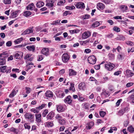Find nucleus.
I'll return each instance as SVG.
<instances>
[{
  "instance_id": "obj_1",
  "label": "nucleus",
  "mask_w": 134,
  "mask_h": 134,
  "mask_svg": "<svg viewBox=\"0 0 134 134\" xmlns=\"http://www.w3.org/2000/svg\"><path fill=\"white\" fill-rule=\"evenodd\" d=\"M24 116L25 119L28 120H30V122H34V114L28 113L24 115Z\"/></svg>"
},
{
  "instance_id": "obj_2",
  "label": "nucleus",
  "mask_w": 134,
  "mask_h": 134,
  "mask_svg": "<svg viewBox=\"0 0 134 134\" xmlns=\"http://www.w3.org/2000/svg\"><path fill=\"white\" fill-rule=\"evenodd\" d=\"M105 64V68L107 70L111 71L115 67V65L110 62H107Z\"/></svg>"
},
{
  "instance_id": "obj_3",
  "label": "nucleus",
  "mask_w": 134,
  "mask_h": 134,
  "mask_svg": "<svg viewBox=\"0 0 134 134\" xmlns=\"http://www.w3.org/2000/svg\"><path fill=\"white\" fill-rule=\"evenodd\" d=\"M96 59L94 55L89 56L88 58V62L92 64H94L96 62Z\"/></svg>"
},
{
  "instance_id": "obj_4",
  "label": "nucleus",
  "mask_w": 134,
  "mask_h": 134,
  "mask_svg": "<svg viewBox=\"0 0 134 134\" xmlns=\"http://www.w3.org/2000/svg\"><path fill=\"white\" fill-rule=\"evenodd\" d=\"M8 68L6 66H1L0 67V71L3 72L10 73V69H8Z\"/></svg>"
},
{
  "instance_id": "obj_5",
  "label": "nucleus",
  "mask_w": 134,
  "mask_h": 134,
  "mask_svg": "<svg viewBox=\"0 0 134 134\" xmlns=\"http://www.w3.org/2000/svg\"><path fill=\"white\" fill-rule=\"evenodd\" d=\"M69 55L67 53L64 54L62 57V59L63 62L64 63L67 62L69 59Z\"/></svg>"
},
{
  "instance_id": "obj_6",
  "label": "nucleus",
  "mask_w": 134,
  "mask_h": 134,
  "mask_svg": "<svg viewBox=\"0 0 134 134\" xmlns=\"http://www.w3.org/2000/svg\"><path fill=\"white\" fill-rule=\"evenodd\" d=\"M55 0H46L47 3L46 5L49 8H51L54 6L53 3L55 2Z\"/></svg>"
},
{
  "instance_id": "obj_7",
  "label": "nucleus",
  "mask_w": 134,
  "mask_h": 134,
  "mask_svg": "<svg viewBox=\"0 0 134 134\" xmlns=\"http://www.w3.org/2000/svg\"><path fill=\"white\" fill-rule=\"evenodd\" d=\"M23 55V53L21 52H18L14 54V57L16 59H19L21 58Z\"/></svg>"
},
{
  "instance_id": "obj_8",
  "label": "nucleus",
  "mask_w": 134,
  "mask_h": 134,
  "mask_svg": "<svg viewBox=\"0 0 134 134\" xmlns=\"http://www.w3.org/2000/svg\"><path fill=\"white\" fill-rule=\"evenodd\" d=\"M72 101L71 97L70 96H67L64 100V102L65 103L69 104H71Z\"/></svg>"
},
{
  "instance_id": "obj_9",
  "label": "nucleus",
  "mask_w": 134,
  "mask_h": 134,
  "mask_svg": "<svg viewBox=\"0 0 134 134\" xmlns=\"http://www.w3.org/2000/svg\"><path fill=\"white\" fill-rule=\"evenodd\" d=\"M36 121L38 123H39L41 122V114H35Z\"/></svg>"
},
{
  "instance_id": "obj_10",
  "label": "nucleus",
  "mask_w": 134,
  "mask_h": 134,
  "mask_svg": "<svg viewBox=\"0 0 134 134\" xmlns=\"http://www.w3.org/2000/svg\"><path fill=\"white\" fill-rule=\"evenodd\" d=\"M91 35V33L90 31H86L82 35V38L85 39L89 37Z\"/></svg>"
},
{
  "instance_id": "obj_11",
  "label": "nucleus",
  "mask_w": 134,
  "mask_h": 134,
  "mask_svg": "<svg viewBox=\"0 0 134 134\" xmlns=\"http://www.w3.org/2000/svg\"><path fill=\"white\" fill-rule=\"evenodd\" d=\"M76 7L78 8L83 9L85 8L84 4L82 2L77 3L76 4Z\"/></svg>"
},
{
  "instance_id": "obj_12",
  "label": "nucleus",
  "mask_w": 134,
  "mask_h": 134,
  "mask_svg": "<svg viewBox=\"0 0 134 134\" xmlns=\"http://www.w3.org/2000/svg\"><path fill=\"white\" fill-rule=\"evenodd\" d=\"M57 110L59 112H62L63 111L65 110L62 105H57L56 106Z\"/></svg>"
},
{
  "instance_id": "obj_13",
  "label": "nucleus",
  "mask_w": 134,
  "mask_h": 134,
  "mask_svg": "<svg viewBox=\"0 0 134 134\" xmlns=\"http://www.w3.org/2000/svg\"><path fill=\"white\" fill-rule=\"evenodd\" d=\"M54 113L53 111H51L48 114L47 116V120H51L54 116Z\"/></svg>"
},
{
  "instance_id": "obj_14",
  "label": "nucleus",
  "mask_w": 134,
  "mask_h": 134,
  "mask_svg": "<svg viewBox=\"0 0 134 134\" xmlns=\"http://www.w3.org/2000/svg\"><path fill=\"white\" fill-rule=\"evenodd\" d=\"M79 87L80 90H85L86 88L85 83L83 82L80 83L79 85Z\"/></svg>"
},
{
  "instance_id": "obj_15",
  "label": "nucleus",
  "mask_w": 134,
  "mask_h": 134,
  "mask_svg": "<svg viewBox=\"0 0 134 134\" xmlns=\"http://www.w3.org/2000/svg\"><path fill=\"white\" fill-rule=\"evenodd\" d=\"M33 30L32 28H30L25 31L23 33L21 34V35H25L29 34L33 32Z\"/></svg>"
},
{
  "instance_id": "obj_16",
  "label": "nucleus",
  "mask_w": 134,
  "mask_h": 134,
  "mask_svg": "<svg viewBox=\"0 0 134 134\" xmlns=\"http://www.w3.org/2000/svg\"><path fill=\"white\" fill-rule=\"evenodd\" d=\"M97 7L99 10H102L104 8L105 6L103 3H99L97 4Z\"/></svg>"
},
{
  "instance_id": "obj_17",
  "label": "nucleus",
  "mask_w": 134,
  "mask_h": 134,
  "mask_svg": "<svg viewBox=\"0 0 134 134\" xmlns=\"http://www.w3.org/2000/svg\"><path fill=\"white\" fill-rule=\"evenodd\" d=\"M45 95L47 97L51 98L53 97V94L52 91H48L46 92Z\"/></svg>"
},
{
  "instance_id": "obj_18",
  "label": "nucleus",
  "mask_w": 134,
  "mask_h": 134,
  "mask_svg": "<svg viewBox=\"0 0 134 134\" xmlns=\"http://www.w3.org/2000/svg\"><path fill=\"white\" fill-rule=\"evenodd\" d=\"M42 53L43 54L47 56L49 55L48 49L47 48H43L42 50Z\"/></svg>"
},
{
  "instance_id": "obj_19",
  "label": "nucleus",
  "mask_w": 134,
  "mask_h": 134,
  "mask_svg": "<svg viewBox=\"0 0 134 134\" xmlns=\"http://www.w3.org/2000/svg\"><path fill=\"white\" fill-rule=\"evenodd\" d=\"M35 7L34 4L33 3H31L29 4L27 7V10H33Z\"/></svg>"
},
{
  "instance_id": "obj_20",
  "label": "nucleus",
  "mask_w": 134,
  "mask_h": 134,
  "mask_svg": "<svg viewBox=\"0 0 134 134\" xmlns=\"http://www.w3.org/2000/svg\"><path fill=\"white\" fill-rule=\"evenodd\" d=\"M127 101H130V102L134 103V94H132L129 96L127 98Z\"/></svg>"
},
{
  "instance_id": "obj_21",
  "label": "nucleus",
  "mask_w": 134,
  "mask_h": 134,
  "mask_svg": "<svg viewBox=\"0 0 134 134\" xmlns=\"http://www.w3.org/2000/svg\"><path fill=\"white\" fill-rule=\"evenodd\" d=\"M26 48L29 51H32L33 52H34L35 47L34 45L29 46L26 47Z\"/></svg>"
},
{
  "instance_id": "obj_22",
  "label": "nucleus",
  "mask_w": 134,
  "mask_h": 134,
  "mask_svg": "<svg viewBox=\"0 0 134 134\" xmlns=\"http://www.w3.org/2000/svg\"><path fill=\"white\" fill-rule=\"evenodd\" d=\"M69 75L70 76L76 75L77 74V72L72 69H70L69 70Z\"/></svg>"
},
{
  "instance_id": "obj_23",
  "label": "nucleus",
  "mask_w": 134,
  "mask_h": 134,
  "mask_svg": "<svg viewBox=\"0 0 134 134\" xmlns=\"http://www.w3.org/2000/svg\"><path fill=\"white\" fill-rule=\"evenodd\" d=\"M120 8L123 12H126V10L128 9L126 5H121L120 7Z\"/></svg>"
},
{
  "instance_id": "obj_24",
  "label": "nucleus",
  "mask_w": 134,
  "mask_h": 134,
  "mask_svg": "<svg viewBox=\"0 0 134 134\" xmlns=\"http://www.w3.org/2000/svg\"><path fill=\"white\" fill-rule=\"evenodd\" d=\"M31 14V12L28 11H26L24 12L23 15L27 17L30 16Z\"/></svg>"
},
{
  "instance_id": "obj_25",
  "label": "nucleus",
  "mask_w": 134,
  "mask_h": 134,
  "mask_svg": "<svg viewBox=\"0 0 134 134\" xmlns=\"http://www.w3.org/2000/svg\"><path fill=\"white\" fill-rule=\"evenodd\" d=\"M18 92V90H16V91H15L14 90H13L12 92L10 94L9 97L10 98L14 97V96L16 95Z\"/></svg>"
},
{
  "instance_id": "obj_26",
  "label": "nucleus",
  "mask_w": 134,
  "mask_h": 134,
  "mask_svg": "<svg viewBox=\"0 0 134 134\" xmlns=\"http://www.w3.org/2000/svg\"><path fill=\"white\" fill-rule=\"evenodd\" d=\"M44 4V3L43 2L41 1H40L37 3L36 5L37 7L40 8L43 6Z\"/></svg>"
},
{
  "instance_id": "obj_27",
  "label": "nucleus",
  "mask_w": 134,
  "mask_h": 134,
  "mask_svg": "<svg viewBox=\"0 0 134 134\" xmlns=\"http://www.w3.org/2000/svg\"><path fill=\"white\" fill-rule=\"evenodd\" d=\"M57 96L59 98H62L64 96V94L63 91H59Z\"/></svg>"
},
{
  "instance_id": "obj_28",
  "label": "nucleus",
  "mask_w": 134,
  "mask_h": 134,
  "mask_svg": "<svg viewBox=\"0 0 134 134\" xmlns=\"http://www.w3.org/2000/svg\"><path fill=\"white\" fill-rule=\"evenodd\" d=\"M70 83V87L69 88L70 91H72L73 92L75 91V89L74 87V84L72 83Z\"/></svg>"
},
{
  "instance_id": "obj_29",
  "label": "nucleus",
  "mask_w": 134,
  "mask_h": 134,
  "mask_svg": "<svg viewBox=\"0 0 134 134\" xmlns=\"http://www.w3.org/2000/svg\"><path fill=\"white\" fill-rule=\"evenodd\" d=\"M125 109H126L125 108L119 110L118 112V115L119 116L122 115L125 111Z\"/></svg>"
},
{
  "instance_id": "obj_30",
  "label": "nucleus",
  "mask_w": 134,
  "mask_h": 134,
  "mask_svg": "<svg viewBox=\"0 0 134 134\" xmlns=\"http://www.w3.org/2000/svg\"><path fill=\"white\" fill-rule=\"evenodd\" d=\"M8 56V54L5 52H3L0 54V57L4 58H7Z\"/></svg>"
},
{
  "instance_id": "obj_31",
  "label": "nucleus",
  "mask_w": 134,
  "mask_h": 134,
  "mask_svg": "<svg viewBox=\"0 0 134 134\" xmlns=\"http://www.w3.org/2000/svg\"><path fill=\"white\" fill-rule=\"evenodd\" d=\"M100 25V23L98 21H96L93 23L92 25V27H96Z\"/></svg>"
},
{
  "instance_id": "obj_32",
  "label": "nucleus",
  "mask_w": 134,
  "mask_h": 134,
  "mask_svg": "<svg viewBox=\"0 0 134 134\" xmlns=\"http://www.w3.org/2000/svg\"><path fill=\"white\" fill-rule=\"evenodd\" d=\"M18 11H17L13 12L11 14L12 17L15 18L17 17L18 15Z\"/></svg>"
},
{
  "instance_id": "obj_33",
  "label": "nucleus",
  "mask_w": 134,
  "mask_h": 134,
  "mask_svg": "<svg viewBox=\"0 0 134 134\" xmlns=\"http://www.w3.org/2000/svg\"><path fill=\"white\" fill-rule=\"evenodd\" d=\"M6 62L4 58H0V65L4 64Z\"/></svg>"
},
{
  "instance_id": "obj_34",
  "label": "nucleus",
  "mask_w": 134,
  "mask_h": 134,
  "mask_svg": "<svg viewBox=\"0 0 134 134\" xmlns=\"http://www.w3.org/2000/svg\"><path fill=\"white\" fill-rule=\"evenodd\" d=\"M90 18V15L88 14H86L84 15L81 16V18L82 19H88Z\"/></svg>"
},
{
  "instance_id": "obj_35",
  "label": "nucleus",
  "mask_w": 134,
  "mask_h": 134,
  "mask_svg": "<svg viewBox=\"0 0 134 134\" xmlns=\"http://www.w3.org/2000/svg\"><path fill=\"white\" fill-rule=\"evenodd\" d=\"M127 130L131 133H133L134 131V128L132 126H130L127 128Z\"/></svg>"
},
{
  "instance_id": "obj_36",
  "label": "nucleus",
  "mask_w": 134,
  "mask_h": 134,
  "mask_svg": "<svg viewBox=\"0 0 134 134\" xmlns=\"http://www.w3.org/2000/svg\"><path fill=\"white\" fill-rule=\"evenodd\" d=\"M94 125V123L93 122H89L87 126V129H89L91 128V127Z\"/></svg>"
},
{
  "instance_id": "obj_37",
  "label": "nucleus",
  "mask_w": 134,
  "mask_h": 134,
  "mask_svg": "<svg viewBox=\"0 0 134 134\" xmlns=\"http://www.w3.org/2000/svg\"><path fill=\"white\" fill-rule=\"evenodd\" d=\"M58 122L61 125H64L65 123V120L62 118L59 120H58Z\"/></svg>"
},
{
  "instance_id": "obj_38",
  "label": "nucleus",
  "mask_w": 134,
  "mask_h": 134,
  "mask_svg": "<svg viewBox=\"0 0 134 134\" xmlns=\"http://www.w3.org/2000/svg\"><path fill=\"white\" fill-rule=\"evenodd\" d=\"M10 130L11 131L13 132L16 134H18V130L17 129L14 128L13 127H12L10 128Z\"/></svg>"
},
{
  "instance_id": "obj_39",
  "label": "nucleus",
  "mask_w": 134,
  "mask_h": 134,
  "mask_svg": "<svg viewBox=\"0 0 134 134\" xmlns=\"http://www.w3.org/2000/svg\"><path fill=\"white\" fill-rule=\"evenodd\" d=\"M124 55L119 54L118 55V58L119 60H122L124 59Z\"/></svg>"
},
{
  "instance_id": "obj_40",
  "label": "nucleus",
  "mask_w": 134,
  "mask_h": 134,
  "mask_svg": "<svg viewBox=\"0 0 134 134\" xmlns=\"http://www.w3.org/2000/svg\"><path fill=\"white\" fill-rule=\"evenodd\" d=\"M71 13L70 11L68 10L66 11L65 12L63 13V16H66L68 15H70L71 14Z\"/></svg>"
},
{
  "instance_id": "obj_41",
  "label": "nucleus",
  "mask_w": 134,
  "mask_h": 134,
  "mask_svg": "<svg viewBox=\"0 0 134 134\" xmlns=\"http://www.w3.org/2000/svg\"><path fill=\"white\" fill-rule=\"evenodd\" d=\"M65 2V0H59L58 2L57 5H60L64 4Z\"/></svg>"
},
{
  "instance_id": "obj_42",
  "label": "nucleus",
  "mask_w": 134,
  "mask_h": 134,
  "mask_svg": "<svg viewBox=\"0 0 134 134\" xmlns=\"http://www.w3.org/2000/svg\"><path fill=\"white\" fill-rule=\"evenodd\" d=\"M23 40V38L21 37L20 38L17 39L16 40L14 41V42L16 44H18L20 43Z\"/></svg>"
},
{
  "instance_id": "obj_43",
  "label": "nucleus",
  "mask_w": 134,
  "mask_h": 134,
  "mask_svg": "<svg viewBox=\"0 0 134 134\" xmlns=\"http://www.w3.org/2000/svg\"><path fill=\"white\" fill-rule=\"evenodd\" d=\"M102 93L106 97H108L109 96V93L108 92H107L105 89H103Z\"/></svg>"
},
{
  "instance_id": "obj_44",
  "label": "nucleus",
  "mask_w": 134,
  "mask_h": 134,
  "mask_svg": "<svg viewBox=\"0 0 134 134\" xmlns=\"http://www.w3.org/2000/svg\"><path fill=\"white\" fill-rule=\"evenodd\" d=\"M108 56L109 59L110 60H112L114 58L115 56L114 54L110 53L109 54Z\"/></svg>"
},
{
  "instance_id": "obj_45",
  "label": "nucleus",
  "mask_w": 134,
  "mask_h": 134,
  "mask_svg": "<svg viewBox=\"0 0 134 134\" xmlns=\"http://www.w3.org/2000/svg\"><path fill=\"white\" fill-rule=\"evenodd\" d=\"M126 73L127 75L129 76H132L133 75V73L129 70H126Z\"/></svg>"
},
{
  "instance_id": "obj_46",
  "label": "nucleus",
  "mask_w": 134,
  "mask_h": 134,
  "mask_svg": "<svg viewBox=\"0 0 134 134\" xmlns=\"http://www.w3.org/2000/svg\"><path fill=\"white\" fill-rule=\"evenodd\" d=\"M80 31L78 29L74 30H71L70 31V33L72 34L74 33H77Z\"/></svg>"
},
{
  "instance_id": "obj_47",
  "label": "nucleus",
  "mask_w": 134,
  "mask_h": 134,
  "mask_svg": "<svg viewBox=\"0 0 134 134\" xmlns=\"http://www.w3.org/2000/svg\"><path fill=\"white\" fill-rule=\"evenodd\" d=\"M24 127L25 129H27L29 130L30 129V126L28 125V123H25L24 124Z\"/></svg>"
},
{
  "instance_id": "obj_48",
  "label": "nucleus",
  "mask_w": 134,
  "mask_h": 134,
  "mask_svg": "<svg viewBox=\"0 0 134 134\" xmlns=\"http://www.w3.org/2000/svg\"><path fill=\"white\" fill-rule=\"evenodd\" d=\"M113 30L117 32H119L120 31V28L116 26H114L113 29Z\"/></svg>"
},
{
  "instance_id": "obj_49",
  "label": "nucleus",
  "mask_w": 134,
  "mask_h": 134,
  "mask_svg": "<svg viewBox=\"0 0 134 134\" xmlns=\"http://www.w3.org/2000/svg\"><path fill=\"white\" fill-rule=\"evenodd\" d=\"M48 113V110L47 109L43 111V113L42 114V116L43 117L46 116V115Z\"/></svg>"
},
{
  "instance_id": "obj_50",
  "label": "nucleus",
  "mask_w": 134,
  "mask_h": 134,
  "mask_svg": "<svg viewBox=\"0 0 134 134\" xmlns=\"http://www.w3.org/2000/svg\"><path fill=\"white\" fill-rule=\"evenodd\" d=\"M55 118L56 119L58 120H59L62 118V116L59 114L56 115L55 117Z\"/></svg>"
},
{
  "instance_id": "obj_51",
  "label": "nucleus",
  "mask_w": 134,
  "mask_h": 134,
  "mask_svg": "<svg viewBox=\"0 0 134 134\" xmlns=\"http://www.w3.org/2000/svg\"><path fill=\"white\" fill-rule=\"evenodd\" d=\"M3 2L5 4H9L11 3V0H3Z\"/></svg>"
},
{
  "instance_id": "obj_52",
  "label": "nucleus",
  "mask_w": 134,
  "mask_h": 134,
  "mask_svg": "<svg viewBox=\"0 0 134 134\" xmlns=\"http://www.w3.org/2000/svg\"><path fill=\"white\" fill-rule=\"evenodd\" d=\"M106 114V113L105 112L103 111H100L99 112V114L100 116L102 117H104Z\"/></svg>"
},
{
  "instance_id": "obj_53",
  "label": "nucleus",
  "mask_w": 134,
  "mask_h": 134,
  "mask_svg": "<svg viewBox=\"0 0 134 134\" xmlns=\"http://www.w3.org/2000/svg\"><path fill=\"white\" fill-rule=\"evenodd\" d=\"M25 89L26 90V93L27 94L30 93L31 91V89L30 88L28 87H25Z\"/></svg>"
},
{
  "instance_id": "obj_54",
  "label": "nucleus",
  "mask_w": 134,
  "mask_h": 134,
  "mask_svg": "<svg viewBox=\"0 0 134 134\" xmlns=\"http://www.w3.org/2000/svg\"><path fill=\"white\" fill-rule=\"evenodd\" d=\"M60 20H57L53 21L52 23L51 24V25H56L57 24L60 23Z\"/></svg>"
},
{
  "instance_id": "obj_55",
  "label": "nucleus",
  "mask_w": 134,
  "mask_h": 134,
  "mask_svg": "<svg viewBox=\"0 0 134 134\" xmlns=\"http://www.w3.org/2000/svg\"><path fill=\"white\" fill-rule=\"evenodd\" d=\"M46 104H43L40 106L36 108V109L39 110L42 109L45 106Z\"/></svg>"
},
{
  "instance_id": "obj_56",
  "label": "nucleus",
  "mask_w": 134,
  "mask_h": 134,
  "mask_svg": "<svg viewBox=\"0 0 134 134\" xmlns=\"http://www.w3.org/2000/svg\"><path fill=\"white\" fill-rule=\"evenodd\" d=\"M37 109H32L31 110V111L33 112L34 113H38L39 112V111L37 110Z\"/></svg>"
},
{
  "instance_id": "obj_57",
  "label": "nucleus",
  "mask_w": 134,
  "mask_h": 134,
  "mask_svg": "<svg viewBox=\"0 0 134 134\" xmlns=\"http://www.w3.org/2000/svg\"><path fill=\"white\" fill-rule=\"evenodd\" d=\"M32 54H27L24 57V59L27 60L31 56Z\"/></svg>"
},
{
  "instance_id": "obj_58",
  "label": "nucleus",
  "mask_w": 134,
  "mask_h": 134,
  "mask_svg": "<svg viewBox=\"0 0 134 134\" xmlns=\"http://www.w3.org/2000/svg\"><path fill=\"white\" fill-rule=\"evenodd\" d=\"M126 43L127 44L129 45H130L131 46L133 45V43L130 41H127L126 42Z\"/></svg>"
},
{
  "instance_id": "obj_59",
  "label": "nucleus",
  "mask_w": 134,
  "mask_h": 134,
  "mask_svg": "<svg viewBox=\"0 0 134 134\" xmlns=\"http://www.w3.org/2000/svg\"><path fill=\"white\" fill-rule=\"evenodd\" d=\"M47 125L48 127H52L53 125V123L52 122H50L47 123Z\"/></svg>"
},
{
  "instance_id": "obj_60",
  "label": "nucleus",
  "mask_w": 134,
  "mask_h": 134,
  "mask_svg": "<svg viewBox=\"0 0 134 134\" xmlns=\"http://www.w3.org/2000/svg\"><path fill=\"white\" fill-rule=\"evenodd\" d=\"M133 82H129L126 84V86L127 87H129L133 85Z\"/></svg>"
},
{
  "instance_id": "obj_61",
  "label": "nucleus",
  "mask_w": 134,
  "mask_h": 134,
  "mask_svg": "<svg viewBox=\"0 0 134 134\" xmlns=\"http://www.w3.org/2000/svg\"><path fill=\"white\" fill-rule=\"evenodd\" d=\"M103 2L107 4L109 3L112 0H103Z\"/></svg>"
},
{
  "instance_id": "obj_62",
  "label": "nucleus",
  "mask_w": 134,
  "mask_h": 134,
  "mask_svg": "<svg viewBox=\"0 0 134 134\" xmlns=\"http://www.w3.org/2000/svg\"><path fill=\"white\" fill-rule=\"evenodd\" d=\"M122 101V99H120L118 100L117 102L116 103V105L117 106H119L121 101Z\"/></svg>"
},
{
  "instance_id": "obj_63",
  "label": "nucleus",
  "mask_w": 134,
  "mask_h": 134,
  "mask_svg": "<svg viewBox=\"0 0 134 134\" xmlns=\"http://www.w3.org/2000/svg\"><path fill=\"white\" fill-rule=\"evenodd\" d=\"M119 39L120 40H125V37L122 36H120L119 37Z\"/></svg>"
},
{
  "instance_id": "obj_64",
  "label": "nucleus",
  "mask_w": 134,
  "mask_h": 134,
  "mask_svg": "<svg viewBox=\"0 0 134 134\" xmlns=\"http://www.w3.org/2000/svg\"><path fill=\"white\" fill-rule=\"evenodd\" d=\"M75 8V7L74 6H72L71 7H67L66 9H67L72 10Z\"/></svg>"
}]
</instances>
